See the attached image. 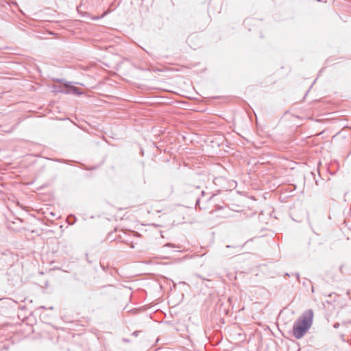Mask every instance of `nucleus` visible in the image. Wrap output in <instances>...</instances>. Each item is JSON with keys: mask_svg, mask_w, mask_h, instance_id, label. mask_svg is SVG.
I'll list each match as a JSON object with an SVG mask.
<instances>
[{"mask_svg": "<svg viewBox=\"0 0 351 351\" xmlns=\"http://www.w3.org/2000/svg\"><path fill=\"white\" fill-rule=\"evenodd\" d=\"M106 14H107V12H105L101 16L104 17Z\"/></svg>", "mask_w": 351, "mask_h": 351, "instance_id": "16", "label": "nucleus"}, {"mask_svg": "<svg viewBox=\"0 0 351 351\" xmlns=\"http://www.w3.org/2000/svg\"><path fill=\"white\" fill-rule=\"evenodd\" d=\"M1 343H3V345H1V350H8L10 348L8 346V344H9L8 341H5V342L1 341Z\"/></svg>", "mask_w": 351, "mask_h": 351, "instance_id": "8", "label": "nucleus"}, {"mask_svg": "<svg viewBox=\"0 0 351 351\" xmlns=\"http://www.w3.org/2000/svg\"><path fill=\"white\" fill-rule=\"evenodd\" d=\"M167 247H175V245L171 243H167L165 245H164L162 247L165 248Z\"/></svg>", "mask_w": 351, "mask_h": 351, "instance_id": "9", "label": "nucleus"}, {"mask_svg": "<svg viewBox=\"0 0 351 351\" xmlns=\"http://www.w3.org/2000/svg\"><path fill=\"white\" fill-rule=\"evenodd\" d=\"M243 24L245 27L248 28L249 31L253 30V27H258L262 24V21L255 18H247L244 20Z\"/></svg>", "mask_w": 351, "mask_h": 351, "instance_id": "4", "label": "nucleus"}, {"mask_svg": "<svg viewBox=\"0 0 351 351\" xmlns=\"http://www.w3.org/2000/svg\"><path fill=\"white\" fill-rule=\"evenodd\" d=\"M97 167L95 166L94 167H91L90 168H86V170H93V169H95Z\"/></svg>", "mask_w": 351, "mask_h": 351, "instance_id": "13", "label": "nucleus"}, {"mask_svg": "<svg viewBox=\"0 0 351 351\" xmlns=\"http://www.w3.org/2000/svg\"><path fill=\"white\" fill-rule=\"evenodd\" d=\"M295 276H296L297 279L299 280V278H300L299 274L298 273L295 274Z\"/></svg>", "mask_w": 351, "mask_h": 351, "instance_id": "14", "label": "nucleus"}, {"mask_svg": "<svg viewBox=\"0 0 351 351\" xmlns=\"http://www.w3.org/2000/svg\"><path fill=\"white\" fill-rule=\"evenodd\" d=\"M339 326H340L339 323L336 322L334 324L333 327L337 329L339 327Z\"/></svg>", "mask_w": 351, "mask_h": 351, "instance_id": "12", "label": "nucleus"}, {"mask_svg": "<svg viewBox=\"0 0 351 351\" xmlns=\"http://www.w3.org/2000/svg\"><path fill=\"white\" fill-rule=\"evenodd\" d=\"M312 291H313V292L314 291V288H313V287H312Z\"/></svg>", "mask_w": 351, "mask_h": 351, "instance_id": "17", "label": "nucleus"}, {"mask_svg": "<svg viewBox=\"0 0 351 351\" xmlns=\"http://www.w3.org/2000/svg\"><path fill=\"white\" fill-rule=\"evenodd\" d=\"M76 220H77L76 217L73 215H69L68 217H67V219H66L67 223L69 225H73L75 223Z\"/></svg>", "mask_w": 351, "mask_h": 351, "instance_id": "6", "label": "nucleus"}, {"mask_svg": "<svg viewBox=\"0 0 351 351\" xmlns=\"http://www.w3.org/2000/svg\"><path fill=\"white\" fill-rule=\"evenodd\" d=\"M1 307H4L7 304L12 306H16L17 304L15 301L8 298H1Z\"/></svg>", "mask_w": 351, "mask_h": 351, "instance_id": "5", "label": "nucleus"}, {"mask_svg": "<svg viewBox=\"0 0 351 351\" xmlns=\"http://www.w3.org/2000/svg\"><path fill=\"white\" fill-rule=\"evenodd\" d=\"M317 1H321L322 0H317Z\"/></svg>", "mask_w": 351, "mask_h": 351, "instance_id": "18", "label": "nucleus"}, {"mask_svg": "<svg viewBox=\"0 0 351 351\" xmlns=\"http://www.w3.org/2000/svg\"><path fill=\"white\" fill-rule=\"evenodd\" d=\"M186 189L187 191H191V192L193 191L200 192V196H198L196 199L195 209H197V208H199V209L201 210L202 207L200 206V201L202 199V197L206 195L205 191L204 190H200L201 188L199 186H189H189H187Z\"/></svg>", "mask_w": 351, "mask_h": 351, "instance_id": "3", "label": "nucleus"}, {"mask_svg": "<svg viewBox=\"0 0 351 351\" xmlns=\"http://www.w3.org/2000/svg\"><path fill=\"white\" fill-rule=\"evenodd\" d=\"M214 196H215V194L211 195L210 196H209V197L206 199V202H209V201H210V200L213 199V197Z\"/></svg>", "mask_w": 351, "mask_h": 351, "instance_id": "11", "label": "nucleus"}, {"mask_svg": "<svg viewBox=\"0 0 351 351\" xmlns=\"http://www.w3.org/2000/svg\"><path fill=\"white\" fill-rule=\"evenodd\" d=\"M313 311L308 309L294 322L293 334L295 339H301L308 332L313 324Z\"/></svg>", "mask_w": 351, "mask_h": 351, "instance_id": "1", "label": "nucleus"}, {"mask_svg": "<svg viewBox=\"0 0 351 351\" xmlns=\"http://www.w3.org/2000/svg\"><path fill=\"white\" fill-rule=\"evenodd\" d=\"M56 161L62 162H64V160H59V159H57V160H56Z\"/></svg>", "mask_w": 351, "mask_h": 351, "instance_id": "15", "label": "nucleus"}, {"mask_svg": "<svg viewBox=\"0 0 351 351\" xmlns=\"http://www.w3.org/2000/svg\"><path fill=\"white\" fill-rule=\"evenodd\" d=\"M140 332H141V330H136L132 333V335L134 337H137Z\"/></svg>", "mask_w": 351, "mask_h": 351, "instance_id": "10", "label": "nucleus"}, {"mask_svg": "<svg viewBox=\"0 0 351 351\" xmlns=\"http://www.w3.org/2000/svg\"><path fill=\"white\" fill-rule=\"evenodd\" d=\"M346 265L344 263L341 264L339 267V271L341 275H344L345 274V269Z\"/></svg>", "mask_w": 351, "mask_h": 351, "instance_id": "7", "label": "nucleus"}, {"mask_svg": "<svg viewBox=\"0 0 351 351\" xmlns=\"http://www.w3.org/2000/svg\"><path fill=\"white\" fill-rule=\"evenodd\" d=\"M55 92L57 93H62L64 94H75L77 95H82V92L80 90L73 85L71 84V83L66 82L63 84L62 85L59 86L58 87L56 88L54 90Z\"/></svg>", "mask_w": 351, "mask_h": 351, "instance_id": "2", "label": "nucleus"}]
</instances>
